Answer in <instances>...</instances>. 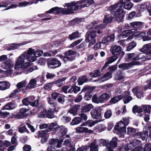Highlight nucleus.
<instances>
[{
	"label": "nucleus",
	"instance_id": "21",
	"mask_svg": "<svg viewBox=\"0 0 151 151\" xmlns=\"http://www.w3.org/2000/svg\"><path fill=\"white\" fill-rule=\"evenodd\" d=\"M88 81L87 76L84 75L79 77L78 80V84L79 85H82L84 83Z\"/></svg>",
	"mask_w": 151,
	"mask_h": 151
},
{
	"label": "nucleus",
	"instance_id": "29",
	"mask_svg": "<svg viewBox=\"0 0 151 151\" xmlns=\"http://www.w3.org/2000/svg\"><path fill=\"white\" fill-rule=\"evenodd\" d=\"M39 77H37L36 78V80L35 79H33L31 80L28 83V85L30 86H26L25 89H27V88H29L30 87L33 88L34 85L36 84L37 83V81L38 80Z\"/></svg>",
	"mask_w": 151,
	"mask_h": 151
},
{
	"label": "nucleus",
	"instance_id": "46",
	"mask_svg": "<svg viewBox=\"0 0 151 151\" xmlns=\"http://www.w3.org/2000/svg\"><path fill=\"white\" fill-rule=\"evenodd\" d=\"M99 145H101V144L103 146H105L109 145V141L103 139H100L99 141Z\"/></svg>",
	"mask_w": 151,
	"mask_h": 151
},
{
	"label": "nucleus",
	"instance_id": "22",
	"mask_svg": "<svg viewBox=\"0 0 151 151\" xmlns=\"http://www.w3.org/2000/svg\"><path fill=\"white\" fill-rule=\"evenodd\" d=\"M79 37L80 35L79 32L78 31H76L69 35L68 36V39L70 40H72L78 38Z\"/></svg>",
	"mask_w": 151,
	"mask_h": 151
},
{
	"label": "nucleus",
	"instance_id": "62",
	"mask_svg": "<svg viewBox=\"0 0 151 151\" xmlns=\"http://www.w3.org/2000/svg\"><path fill=\"white\" fill-rule=\"evenodd\" d=\"M107 37L109 42H113L114 41L115 38L114 33L112 34L110 36H108Z\"/></svg>",
	"mask_w": 151,
	"mask_h": 151
},
{
	"label": "nucleus",
	"instance_id": "50",
	"mask_svg": "<svg viewBox=\"0 0 151 151\" xmlns=\"http://www.w3.org/2000/svg\"><path fill=\"white\" fill-rule=\"evenodd\" d=\"M112 115V112L111 110L108 109L104 113V117L106 119H109L110 118Z\"/></svg>",
	"mask_w": 151,
	"mask_h": 151
},
{
	"label": "nucleus",
	"instance_id": "54",
	"mask_svg": "<svg viewBox=\"0 0 151 151\" xmlns=\"http://www.w3.org/2000/svg\"><path fill=\"white\" fill-rule=\"evenodd\" d=\"M18 44L13 43L8 48V50H12L17 49L18 46Z\"/></svg>",
	"mask_w": 151,
	"mask_h": 151
},
{
	"label": "nucleus",
	"instance_id": "30",
	"mask_svg": "<svg viewBox=\"0 0 151 151\" xmlns=\"http://www.w3.org/2000/svg\"><path fill=\"white\" fill-rule=\"evenodd\" d=\"M112 86V84H107L106 85H102L101 88L102 89H104L106 92H109L111 90V88Z\"/></svg>",
	"mask_w": 151,
	"mask_h": 151
},
{
	"label": "nucleus",
	"instance_id": "32",
	"mask_svg": "<svg viewBox=\"0 0 151 151\" xmlns=\"http://www.w3.org/2000/svg\"><path fill=\"white\" fill-rule=\"evenodd\" d=\"M81 122V119L78 117H75L70 123L71 125L77 124Z\"/></svg>",
	"mask_w": 151,
	"mask_h": 151
},
{
	"label": "nucleus",
	"instance_id": "53",
	"mask_svg": "<svg viewBox=\"0 0 151 151\" xmlns=\"http://www.w3.org/2000/svg\"><path fill=\"white\" fill-rule=\"evenodd\" d=\"M136 13L134 11L131 12L128 14V16L126 18V19L127 20L132 19L136 15Z\"/></svg>",
	"mask_w": 151,
	"mask_h": 151
},
{
	"label": "nucleus",
	"instance_id": "41",
	"mask_svg": "<svg viewBox=\"0 0 151 151\" xmlns=\"http://www.w3.org/2000/svg\"><path fill=\"white\" fill-rule=\"evenodd\" d=\"M26 84V82L24 81H23L21 82L17 83V86L19 89L22 90V88L24 87Z\"/></svg>",
	"mask_w": 151,
	"mask_h": 151
},
{
	"label": "nucleus",
	"instance_id": "25",
	"mask_svg": "<svg viewBox=\"0 0 151 151\" xmlns=\"http://www.w3.org/2000/svg\"><path fill=\"white\" fill-rule=\"evenodd\" d=\"M29 110V109L22 108L19 109V113L22 117H27L30 115L29 113H26Z\"/></svg>",
	"mask_w": 151,
	"mask_h": 151
},
{
	"label": "nucleus",
	"instance_id": "39",
	"mask_svg": "<svg viewBox=\"0 0 151 151\" xmlns=\"http://www.w3.org/2000/svg\"><path fill=\"white\" fill-rule=\"evenodd\" d=\"M117 79L120 80L124 79V73L122 71H118L117 72L116 76Z\"/></svg>",
	"mask_w": 151,
	"mask_h": 151
},
{
	"label": "nucleus",
	"instance_id": "6",
	"mask_svg": "<svg viewBox=\"0 0 151 151\" xmlns=\"http://www.w3.org/2000/svg\"><path fill=\"white\" fill-rule=\"evenodd\" d=\"M91 117L93 119L101 118V112L100 107H97L92 110L91 113Z\"/></svg>",
	"mask_w": 151,
	"mask_h": 151
},
{
	"label": "nucleus",
	"instance_id": "57",
	"mask_svg": "<svg viewBox=\"0 0 151 151\" xmlns=\"http://www.w3.org/2000/svg\"><path fill=\"white\" fill-rule=\"evenodd\" d=\"M124 121H120L121 125H123L124 127V126H126V125H127L128 124V120L126 118H124L123 119Z\"/></svg>",
	"mask_w": 151,
	"mask_h": 151
},
{
	"label": "nucleus",
	"instance_id": "60",
	"mask_svg": "<svg viewBox=\"0 0 151 151\" xmlns=\"http://www.w3.org/2000/svg\"><path fill=\"white\" fill-rule=\"evenodd\" d=\"M79 116H80L79 117L81 119V122L83 120L86 121L87 119V115L83 113H81L80 114Z\"/></svg>",
	"mask_w": 151,
	"mask_h": 151
},
{
	"label": "nucleus",
	"instance_id": "35",
	"mask_svg": "<svg viewBox=\"0 0 151 151\" xmlns=\"http://www.w3.org/2000/svg\"><path fill=\"white\" fill-rule=\"evenodd\" d=\"M93 95L92 92L91 91H88L85 93L84 99L86 100H89L91 99Z\"/></svg>",
	"mask_w": 151,
	"mask_h": 151
},
{
	"label": "nucleus",
	"instance_id": "16",
	"mask_svg": "<svg viewBox=\"0 0 151 151\" xmlns=\"http://www.w3.org/2000/svg\"><path fill=\"white\" fill-rule=\"evenodd\" d=\"M57 56L59 57L60 59H63L65 63H66L67 61H72L75 59V57L74 56L69 57V56L62 55H58Z\"/></svg>",
	"mask_w": 151,
	"mask_h": 151
},
{
	"label": "nucleus",
	"instance_id": "1",
	"mask_svg": "<svg viewBox=\"0 0 151 151\" xmlns=\"http://www.w3.org/2000/svg\"><path fill=\"white\" fill-rule=\"evenodd\" d=\"M73 3L74 4L72 6V9L67 8L66 9L56 6L50 9L48 13H52L55 15H58L60 14H73L74 13V11H76L78 9L79 7L80 8V6H78L77 3L74 2Z\"/></svg>",
	"mask_w": 151,
	"mask_h": 151
},
{
	"label": "nucleus",
	"instance_id": "37",
	"mask_svg": "<svg viewBox=\"0 0 151 151\" xmlns=\"http://www.w3.org/2000/svg\"><path fill=\"white\" fill-rule=\"evenodd\" d=\"M57 125L54 123H52L49 126L47 129H46L48 132H49L51 131V130L54 131H55V128L57 127Z\"/></svg>",
	"mask_w": 151,
	"mask_h": 151
},
{
	"label": "nucleus",
	"instance_id": "49",
	"mask_svg": "<svg viewBox=\"0 0 151 151\" xmlns=\"http://www.w3.org/2000/svg\"><path fill=\"white\" fill-rule=\"evenodd\" d=\"M53 85L52 82L48 83L44 85L43 88L45 90H48V89L50 90Z\"/></svg>",
	"mask_w": 151,
	"mask_h": 151
},
{
	"label": "nucleus",
	"instance_id": "7",
	"mask_svg": "<svg viewBox=\"0 0 151 151\" xmlns=\"http://www.w3.org/2000/svg\"><path fill=\"white\" fill-rule=\"evenodd\" d=\"M55 132H57L58 131H59L58 132L57 135L58 137H61L65 136L67 133V128L62 127L58 126L57 127L55 128Z\"/></svg>",
	"mask_w": 151,
	"mask_h": 151
},
{
	"label": "nucleus",
	"instance_id": "4",
	"mask_svg": "<svg viewBox=\"0 0 151 151\" xmlns=\"http://www.w3.org/2000/svg\"><path fill=\"white\" fill-rule=\"evenodd\" d=\"M46 63L48 68L52 69H55L59 67L61 65L60 61L55 58L47 59Z\"/></svg>",
	"mask_w": 151,
	"mask_h": 151
},
{
	"label": "nucleus",
	"instance_id": "11",
	"mask_svg": "<svg viewBox=\"0 0 151 151\" xmlns=\"http://www.w3.org/2000/svg\"><path fill=\"white\" fill-rule=\"evenodd\" d=\"M118 138L116 137H114L109 143L108 148L113 149L116 147L117 145Z\"/></svg>",
	"mask_w": 151,
	"mask_h": 151
},
{
	"label": "nucleus",
	"instance_id": "13",
	"mask_svg": "<svg viewBox=\"0 0 151 151\" xmlns=\"http://www.w3.org/2000/svg\"><path fill=\"white\" fill-rule=\"evenodd\" d=\"M151 49V43H149L144 45L139 51L144 53L149 54V52Z\"/></svg>",
	"mask_w": 151,
	"mask_h": 151
},
{
	"label": "nucleus",
	"instance_id": "44",
	"mask_svg": "<svg viewBox=\"0 0 151 151\" xmlns=\"http://www.w3.org/2000/svg\"><path fill=\"white\" fill-rule=\"evenodd\" d=\"M86 89L84 88L81 91V92L79 93V94L77 96V97L74 100V101L75 102H79L81 101L82 99V96L80 94L82 92L84 91Z\"/></svg>",
	"mask_w": 151,
	"mask_h": 151
},
{
	"label": "nucleus",
	"instance_id": "28",
	"mask_svg": "<svg viewBox=\"0 0 151 151\" xmlns=\"http://www.w3.org/2000/svg\"><path fill=\"white\" fill-rule=\"evenodd\" d=\"M132 65L131 63H123L119 64L118 65V67L119 68H121L122 70H125L129 69V67Z\"/></svg>",
	"mask_w": 151,
	"mask_h": 151
},
{
	"label": "nucleus",
	"instance_id": "45",
	"mask_svg": "<svg viewBox=\"0 0 151 151\" xmlns=\"http://www.w3.org/2000/svg\"><path fill=\"white\" fill-rule=\"evenodd\" d=\"M83 40V38L80 39L76 40L74 41L70 45V46L71 47H73L79 44Z\"/></svg>",
	"mask_w": 151,
	"mask_h": 151
},
{
	"label": "nucleus",
	"instance_id": "48",
	"mask_svg": "<svg viewBox=\"0 0 151 151\" xmlns=\"http://www.w3.org/2000/svg\"><path fill=\"white\" fill-rule=\"evenodd\" d=\"M84 20V19L82 18H76L72 20L71 22H73L74 23L78 24L80 22H83Z\"/></svg>",
	"mask_w": 151,
	"mask_h": 151
},
{
	"label": "nucleus",
	"instance_id": "17",
	"mask_svg": "<svg viewBox=\"0 0 151 151\" xmlns=\"http://www.w3.org/2000/svg\"><path fill=\"white\" fill-rule=\"evenodd\" d=\"M12 60L8 59L2 65V67L5 69H10L13 67V65L12 63Z\"/></svg>",
	"mask_w": 151,
	"mask_h": 151
},
{
	"label": "nucleus",
	"instance_id": "15",
	"mask_svg": "<svg viewBox=\"0 0 151 151\" xmlns=\"http://www.w3.org/2000/svg\"><path fill=\"white\" fill-rule=\"evenodd\" d=\"M132 27L139 29L143 27L144 23L141 22H134L130 23Z\"/></svg>",
	"mask_w": 151,
	"mask_h": 151
},
{
	"label": "nucleus",
	"instance_id": "36",
	"mask_svg": "<svg viewBox=\"0 0 151 151\" xmlns=\"http://www.w3.org/2000/svg\"><path fill=\"white\" fill-rule=\"evenodd\" d=\"M136 46V43L133 41L130 42L128 45V46L127 47V51H130L133 48H134Z\"/></svg>",
	"mask_w": 151,
	"mask_h": 151
},
{
	"label": "nucleus",
	"instance_id": "47",
	"mask_svg": "<svg viewBox=\"0 0 151 151\" xmlns=\"http://www.w3.org/2000/svg\"><path fill=\"white\" fill-rule=\"evenodd\" d=\"M43 53V51L41 50L37 49L35 51L34 55L36 57L41 56Z\"/></svg>",
	"mask_w": 151,
	"mask_h": 151
},
{
	"label": "nucleus",
	"instance_id": "27",
	"mask_svg": "<svg viewBox=\"0 0 151 151\" xmlns=\"http://www.w3.org/2000/svg\"><path fill=\"white\" fill-rule=\"evenodd\" d=\"M93 4H94L93 0H87L86 1V3L80 6V9H81L85 7H88Z\"/></svg>",
	"mask_w": 151,
	"mask_h": 151
},
{
	"label": "nucleus",
	"instance_id": "42",
	"mask_svg": "<svg viewBox=\"0 0 151 151\" xmlns=\"http://www.w3.org/2000/svg\"><path fill=\"white\" fill-rule=\"evenodd\" d=\"M54 112L52 111V109H50L47 110L46 117L50 119H52L54 117Z\"/></svg>",
	"mask_w": 151,
	"mask_h": 151
},
{
	"label": "nucleus",
	"instance_id": "55",
	"mask_svg": "<svg viewBox=\"0 0 151 151\" xmlns=\"http://www.w3.org/2000/svg\"><path fill=\"white\" fill-rule=\"evenodd\" d=\"M151 108V106L150 105H147L143 106V109L145 112L146 113H149L150 112V109Z\"/></svg>",
	"mask_w": 151,
	"mask_h": 151
},
{
	"label": "nucleus",
	"instance_id": "31",
	"mask_svg": "<svg viewBox=\"0 0 151 151\" xmlns=\"http://www.w3.org/2000/svg\"><path fill=\"white\" fill-rule=\"evenodd\" d=\"M47 131L46 129L44 130L39 131L37 132V135L39 138H41L44 136H48Z\"/></svg>",
	"mask_w": 151,
	"mask_h": 151
},
{
	"label": "nucleus",
	"instance_id": "51",
	"mask_svg": "<svg viewBox=\"0 0 151 151\" xmlns=\"http://www.w3.org/2000/svg\"><path fill=\"white\" fill-rule=\"evenodd\" d=\"M148 136V132L147 131H145L143 133L142 132V134L141 135V137L142 140H144L147 139Z\"/></svg>",
	"mask_w": 151,
	"mask_h": 151
},
{
	"label": "nucleus",
	"instance_id": "2",
	"mask_svg": "<svg viewBox=\"0 0 151 151\" xmlns=\"http://www.w3.org/2000/svg\"><path fill=\"white\" fill-rule=\"evenodd\" d=\"M119 61H118V62L115 65L109 66L107 69L109 71L101 77L99 80L102 82H104L111 78L113 72H114L117 68Z\"/></svg>",
	"mask_w": 151,
	"mask_h": 151
},
{
	"label": "nucleus",
	"instance_id": "43",
	"mask_svg": "<svg viewBox=\"0 0 151 151\" xmlns=\"http://www.w3.org/2000/svg\"><path fill=\"white\" fill-rule=\"evenodd\" d=\"M18 131L20 133H23L24 132H26L27 133H29V131L27 129L25 125L19 128L18 129Z\"/></svg>",
	"mask_w": 151,
	"mask_h": 151
},
{
	"label": "nucleus",
	"instance_id": "9",
	"mask_svg": "<svg viewBox=\"0 0 151 151\" xmlns=\"http://www.w3.org/2000/svg\"><path fill=\"white\" fill-rule=\"evenodd\" d=\"M17 106L14 101L10 102L3 106L2 110H12L15 108Z\"/></svg>",
	"mask_w": 151,
	"mask_h": 151
},
{
	"label": "nucleus",
	"instance_id": "61",
	"mask_svg": "<svg viewBox=\"0 0 151 151\" xmlns=\"http://www.w3.org/2000/svg\"><path fill=\"white\" fill-rule=\"evenodd\" d=\"M58 139H51L49 140L48 143L50 145H55L57 144Z\"/></svg>",
	"mask_w": 151,
	"mask_h": 151
},
{
	"label": "nucleus",
	"instance_id": "10",
	"mask_svg": "<svg viewBox=\"0 0 151 151\" xmlns=\"http://www.w3.org/2000/svg\"><path fill=\"white\" fill-rule=\"evenodd\" d=\"M93 108L94 106L91 104H85L81 106V113H86L90 111Z\"/></svg>",
	"mask_w": 151,
	"mask_h": 151
},
{
	"label": "nucleus",
	"instance_id": "18",
	"mask_svg": "<svg viewBox=\"0 0 151 151\" xmlns=\"http://www.w3.org/2000/svg\"><path fill=\"white\" fill-rule=\"evenodd\" d=\"M113 17L111 14H107L104 16V19L103 20V22L105 24L111 23L113 20Z\"/></svg>",
	"mask_w": 151,
	"mask_h": 151
},
{
	"label": "nucleus",
	"instance_id": "33",
	"mask_svg": "<svg viewBox=\"0 0 151 151\" xmlns=\"http://www.w3.org/2000/svg\"><path fill=\"white\" fill-rule=\"evenodd\" d=\"M132 111L133 113L134 114H135L136 112L140 113L143 111L142 109L140 107L139 108L137 105L133 106L132 108Z\"/></svg>",
	"mask_w": 151,
	"mask_h": 151
},
{
	"label": "nucleus",
	"instance_id": "24",
	"mask_svg": "<svg viewBox=\"0 0 151 151\" xmlns=\"http://www.w3.org/2000/svg\"><path fill=\"white\" fill-rule=\"evenodd\" d=\"M66 79V78L63 77L62 78L58 79L57 81H54L52 82L53 85L55 84L58 87H60L63 85V82L65 81Z\"/></svg>",
	"mask_w": 151,
	"mask_h": 151
},
{
	"label": "nucleus",
	"instance_id": "12",
	"mask_svg": "<svg viewBox=\"0 0 151 151\" xmlns=\"http://www.w3.org/2000/svg\"><path fill=\"white\" fill-rule=\"evenodd\" d=\"M130 92L128 91H125L124 93V95L123 98V101L124 104H127L132 99V96H129Z\"/></svg>",
	"mask_w": 151,
	"mask_h": 151
},
{
	"label": "nucleus",
	"instance_id": "40",
	"mask_svg": "<svg viewBox=\"0 0 151 151\" xmlns=\"http://www.w3.org/2000/svg\"><path fill=\"white\" fill-rule=\"evenodd\" d=\"M76 54V52L75 51H73L71 50H68L63 53L64 55L66 56H70L74 55Z\"/></svg>",
	"mask_w": 151,
	"mask_h": 151
},
{
	"label": "nucleus",
	"instance_id": "14",
	"mask_svg": "<svg viewBox=\"0 0 151 151\" xmlns=\"http://www.w3.org/2000/svg\"><path fill=\"white\" fill-rule=\"evenodd\" d=\"M76 130L77 132L82 133H92L93 132V130L91 129L89 130L87 128L85 127H77L76 128Z\"/></svg>",
	"mask_w": 151,
	"mask_h": 151
},
{
	"label": "nucleus",
	"instance_id": "23",
	"mask_svg": "<svg viewBox=\"0 0 151 151\" xmlns=\"http://www.w3.org/2000/svg\"><path fill=\"white\" fill-rule=\"evenodd\" d=\"M101 73L99 70H95L89 73V75L92 78H96L101 76Z\"/></svg>",
	"mask_w": 151,
	"mask_h": 151
},
{
	"label": "nucleus",
	"instance_id": "20",
	"mask_svg": "<svg viewBox=\"0 0 151 151\" xmlns=\"http://www.w3.org/2000/svg\"><path fill=\"white\" fill-rule=\"evenodd\" d=\"M10 86V83L7 81H0V90H4L8 89Z\"/></svg>",
	"mask_w": 151,
	"mask_h": 151
},
{
	"label": "nucleus",
	"instance_id": "58",
	"mask_svg": "<svg viewBox=\"0 0 151 151\" xmlns=\"http://www.w3.org/2000/svg\"><path fill=\"white\" fill-rule=\"evenodd\" d=\"M39 101L38 99H37L34 102L30 101L29 104L33 107H37L39 105Z\"/></svg>",
	"mask_w": 151,
	"mask_h": 151
},
{
	"label": "nucleus",
	"instance_id": "5",
	"mask_svg": "<svg viewBox=\"0 0 151 151\" xmlns=\"http://www.w3.org/2000/svg\"><path fill=\"white\" fill-rule=\"evenodd\" d=\"M96 31L93 30L91 31H88L86 34L85 41L86 42L88 43L90 41H96V39L97 36Z\"/></svg>",
	"mask_w": 151,
	"mask_h": 151
},
{
	"label": "nucleus",
	"instance_id": "52",
	"mask_svg": "<svg viewBox=\"0 0 151 151\" xmlns=\"http://www.w3.org/2000/svg\"><path fill=\"white\" fill-rule=\"evenodd\" d=\"M24 62V59L21 58V56L19 57L17 59V61L16 63V65H20L22 64Z\"/></svg>",
	"mask_w": 151,
	"mask_h": 151
},
{
	"label": "nucleus",
	"instance_id": "3",
	"mask_svg": "<svg viewBox=\"0 0 151 151\" xmlns=\"http://www.w3.org/2000/svg\"><path fill=\"white\" fill-rule=\"evenodd\" d=\"M122 47L117 45H113L111 47L110 52L114 56H120L118 61L122 59L125 54L124 52H122Z\"/></svg>",
	"mask_w": 151,
	"mask_h": 151
},
{
	"label": "nucleus",
	"instance_id": "19",
	"mask_svg": "<svg viewBox=\"0 0 151 151\" xmlns=\"http://www.w3.org/2000/svg\"><path fill=\"white\" fill-rule=\"evenodd\" d=\"M110 97L109 94L104 93L101 94L98 98V100L100 103H103L104 101H107L110 99Z\"/></svg>",
	"mask_w": 151,
	"mask_h": 151
},
{
	"label": "nucleus",
	"instance_id": "63",
	"mask_svg": "<svg viewBox=\"0 0 151 151\" xmlns=\"http://www.w3.org/2000/svg\"><path fill=\"white\" fill-rule=\"evenodd\" d=\"M60 94L58 92H55L51 94V98L55 100H56L57 98L59 97Z\"/></svg>",
	"mask_w": 151,
	"mask_h": 151
},
{
	"label": "nucleus",
	"instance_id": "34",
	"mask_svg": "<svg viewBox=\"0 0 151 151\" xmlns=\"http://www.w3.org/2000/svg\"><path fill=\"white\" fill-rule=\"evenodd\" d=\"M132 145L133 146L135 147L133 149V151H142L143 150L142 147L141 146H138V144L135 142H133Z\"/></svg>",
	"mask_w": 151,
	"mask_h": 151
},
{
	"label": "nucleus",
	"instance_id": "59",
	"mask_svg": "<svg viewBox=\"0 0 151 151\" xmlns=\"http://www.w3.org/2000/svg\"><path fill=\"white\" fill-rule=\"evenodd\" d=\"M136 55V54L134 53H128L127 54L125 55V59L126 60H128L129 59H130L132 58V57L135 56Z\"/></svg>",
	"mask_w": 151,
	"mask_h": 151
},
{
	"label": "nucleus",
	"instance_id": "26",
	"mask_svg": "<svg viewBox=\"0 0 151 151\" xmlns=\"http://www.w3.org/2000/svg\"><path fill=\"white\" fill-rule=\"evenodd\" d=\"M123 98V96L121 95H118L117 96H115L111 98L109 101L111 103L115 104Z\"/></svg>",
	"mask_w": 151,
	"mask_h": 151
},
{
	"label": "nucleus",
	"instance_id": "38",
	"mask_svg": "<svg viewBox=\"0 0 151 151\" xmlns=\"http://www.w3.org/2000/svg\"><path fill=\"white\" fill-rule=\"evenodd\" d=\"M118 57L119 56H113L107 58L106 60L110 64L114 62Z\"/></svg>",
	"mask_w": 151,
	"mask_h": 151
},
{
	"label": "nucleus",
	"instance_id": "8",
	"mask_svg": "<svg viewBox=\"0 0 151 151\" xmlns=\"http://www.w3.org/2000/svg\"><path fill=\"white\" fill-rule=\"evenodd\" d=\"M120 122H118L115 125L114 127V129L118 131V134L121 135H123L124 133H126V127L124 126V127L121 126L122 125L120 124Z\"/></svg>",
	"mask_w": 151,
	"mask_h": 151
},
{
	"label": "nucleus",
	"instance_id": "64",
	"mask_svg": "<svg viewBox=\"0 0 151 151\" xmlns=\"http://www.w3.org/2000/svg\"><path fill=\"white\" fill-rule=\"evenodd\" d=\"M143 151H151V145L145 144L143 148Z\"/></svg>",
	"mask_w": 151,
	"mask_h": 151
},
{
	"label": "nucleus",
	"instance_id": "56",
	"mask_svg": "<svg viewBox=\"0 0 151 151\" xmlns=\"http://www.w3.org/2000/svg\"><path fill=\"white\" fill-rule=\"evenodd\" d=\"M147 83L148 84L143 88L144 91H146L147 89H151V79L147 80Z\"/></svg>",
	"mask_w": 151,
	"mask_h": 151
}]
</instances>
